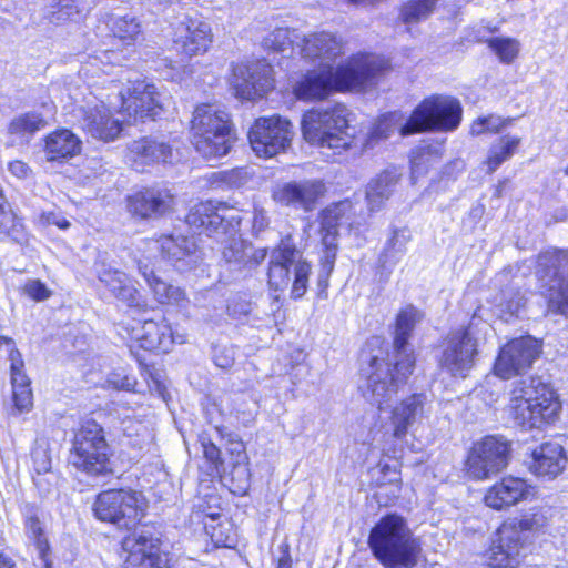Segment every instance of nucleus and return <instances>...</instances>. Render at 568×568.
Returning <instances> with one entry per match:
<instances>
[{
	"mask_svg": "<svg viewBox=\"0 0 568 568\" xmlns=\"http://www.w3.org/2000/svg\"><path fill=\"white\" fill-rule=\"evenodd\" d=\"M463 109L459 101L446 95H432L424 99L403 124V116L396 112L382 115L367 133L356 152L374 150L395 131L402 136L426 131H453L462 121Z\"/></svg>",
	"mask_w": 568,
	"mask_h": 568,
	"instance_id": "f257e3e1",
	"label": "nucleus"
},
{
	"mask_svg": "<svg viewBox=\"0 0 568 568\" xmlns=\"http://www.w3.org/2000/svg\"><path fill=\"white\" fill-rule=\"evenodd\" d=\"M463 109L459 101L446 95H432L424 99L403 124V116L396 112L382 115L367 133L356 152L374 150L395 131L402 136L426 131H453L462 121Z\"/></svg>",
	"mask_w": 568,
	"mask_h": 568,
	"instance_id": "f03ea898",
	"label": "nucleus"
},
{
	"mask_svg": "<svg viewBox=\"0 0 568 568\" xmlns=\"http://www.w3.org/2000/svg\"><path fill=\"white\" fill-rule=\"evenodd\" d=\"M463 109L459 101L446 95H432L424 99L403 124V116L396 112L382 115L367 133L356 152L374 150L395 131L402 136L426 131H453L462 121Z\"/></svg>",
	"mask_w": 568,
	"mask_h": 568,
	"instance_id": "7ed1b4c3",
	"label": "nucleus"
},
{
	"mask_svg": "<svg viewBox=\"0 0 568 568\" xmlns=\"http://www.w3.org/2000/svg\"><path fill=\"white\" fill-rule=\"evenodd\" d=\"M385 58L365 55L352 59L336 69L322 63L317 70L308 71L297 81L293 91L301 100H321L335 90L358 88L371 83L389 69Z\"/></svg>",
	"mask_w": 568,
	"mask_h": 568,
	"instance_id": "20e7f679",
	"label": "nucleus"
},
{
	"mask_svg": "<svg viewBox=\"0 0 568 568\" xmlns=\"http://www.w3.org/2000/svg\"><path fill=\"white\" fill-rule=\"evenodd\" d=\"M226 206L215 207L211 202L195 205L186 222L195 229H203L209 236L226 235L222 258L226 265L242 274L258 266L266 257V248H255L236 234L241 219L229 215Z\"/></svg>",
	"mask_w": 568,
	"mask_h": 568,
	"instance_id": "39448f33",
	"label": "nucleus"
},
{
	"mask_svg": "<svg viewBox=\"0 0 568 568\" xmlns=\"http://www.w3.org/2000/svg\"><path fill=\"white\" fill-rule=\"evenodd\" d=\"M368 546L385 568H414L422 552L420 544L405 519L395 514L375 524L368 536Z\"/></svg>",
	"mask_w": 568,
	"mask_h": 568,
	"instance_id": "423d86ee",
	"label": "nucleus"
},
{
	"mask_svg": "<svg viewBox=\"0 0 568 568\" xmlns=\"http://www.w3.org/2000/svg\"><path fill=\"white\" fill-rule=\"evenodd\" d=\"M560 404L554 389L540 377H527L514 384L510 397V412L521 427H539L551 422L558 414Z\"/></svg>",
	"mask_w": 568,
	"mask_h": 568,
	"instance_id": "0eeeda50",
	"label": "nucleus"
},
{
	"mask_svg": "<svg viewBox=\"0 0 568 568\" xmlns=\"http://www.w3.org/2000/svg\"><path fill=\"white\" fill-rule=\"evenodd\" d=\"M301 125L304 139L313 145L338 151L356 148V139L348 132V110L344 104L312 109L303 115Z\"/></svg>",
	"mask_w": 568,
	"mask_h": 568,
	"instance_id": "6e6552de",
	"label": "nucleus"
},
{
	"mask_svg": "<svg viewBox=\"0 0 568 568\" xmlns=\"http://www.w3.org/2000/svg\"><path fill=\"white\" fill-rule=\"evenodd\" d=\"M414 367V359L393 356L385 359L373 356L365 372V384L361 386L364 397L383 410L389 406L398 389L406 384Z\"/></svg>",
	"mask_w": 568,
	"mask_h": 568,
	"instance_id": "1a4fd4ad",
	"label": "nucleus"
},
{
	"mask_svg": "<svg viewBox=\"0 0 568 568\" xmlns=\"http://www.w3.org/2000/svg\"><path fill=\"white\" fill-rule=\"evenodd\" d=\"M111 455L102 426L93 419L82 422L71 442L69 464L89 476L106 475L112 471Z\"/></svg>",
	"mask_w": 568,
	"mask_h": 568,
	"instance_id": "9d476101",
	"label": "nucleus"
},
{
	"mask_svg": "<svg viewBox=\"0 0 568 568\" xmlns=\"http://www.w3.org/2000/svg\"><path fill=\"white\" fill-rule=\"evenodd\" d=\"M193 144L206 159L225 155L233 142L229 114L216 104H200L192 119Z\"/></svg>",
	"mask_w": 568,
	"mask_h": 568,
	"instance_id": "9b49d317",
	"label": "nucleus"
},
{
	"mask_svg": "<svg viewBox=\"0 0 568 568\" xmlns=\"http://www.w3.org/2000/svg\"><path fill=\"white\" fill-rule=\"evenodd\" d=\"M536 276L548 311L568 317V251L555 248L540 253Z\"/></svg>",
	"mask_w": 568,
	"mask_h": 568,
	"instance_id": "f8f14e48",
	"label": "nucleus"
},
{
	"mask_svg": "<svg viewBox=\"0 0 568 568\" xmlns=\"http://www.w3.org/2000/svg\"><path fill=\"white\" fill-rule=\"evenodd\" d=\"M547 524V517L540 510H532L520 519L504 523L497 531V540L490 547L493 565H519L524 549V534L537 531Z\"/></svg>",
	"mask_w": 568,
	"mask_h": 568,
	"instance_id": "ddd939ff",
	"label": "nucleus"
},
{
	"mask_svg": "<svg viewBox=\"0 0 568 568\" xmlns=\"http://www.w3.org/2000/svg\"><path fill=\"white\" fill-rule=\"evenodd\" d=\"M145 503L141 493L132 489H109L100 493L93 511L101 521L120 529H131L144 516Z\"/></svg>",
	"mask_w": 568,
	"mask_h": 568,
	"instance_id": "4468645a",
	"label": "nucleus"
},
{
	"mask_svg": "<svg viewBox=\"0 0 568 568\" xmlns=\"http://www.w3.org/2000/svg\"><path fill=\"white\" fill-rule=\"evenodd\" d=\"M510 443L501 436H486L476 442L467 459V473L474 479H487L509 463Z\"/></svg>",
	"mask_w": 568,
	"mask_h": 568,
	"instance_id": "2eb2a0df",
	"label": "nucleus"
},
{
	"mask_svg": "<svg viewBox=\"0 0 568 568\" xmlns=\"http://www.w3.org/2000/svg\"><path fill=\"white\" fill-rule=\"evenodd\" d=\"M121 114L129 123L154 120L163 110V95L154 84L145 80L129 81V85L120 92Z\"/></svg>",
	"mask_w": 568,
	"mask_h": 568,
	"instance_id": "dca6fc26",
	"label": "nucleus"
},
{
	"mask_svg": "<svg viewBox=\"0 0 568 568\" xmlns=\"http://www.w3.org/2000/svg\"><path fill=\"white\" fill-rule=\"evenodd\" d=\"M346 207V203H336L327 206L321 213V234L324 248L317 273V295L320 297L327 296L326 290L329 285V277L334 271L338 248V226Z\"/></svg>",
	"mask_w": 568,
	"mask_h": 568,
	"instance_id": "f3484780",
	"label": "nucleus"
},
{
	"mask_svg": "<svg viewBox=\"0 0 568 568\" xmlns=\"http://www.w3.org/2000/svg\"><path fill=\"white\" fill-rule=\"evenodd\" d=\"M293 132L290 121L281 116L260 118L248 131V140L258 156L272 158L291 143Z\"/></svg>",
	"mask_w": 568,
	"mask_h": 568,
	"instance_id": "a211bd4d",
	"label": "nucleus"
},
{
	"mask_svg": "<svg viewBox=\"0 0 568 568\" xmlns=\"http://www.w3.org/2000/svg\"><path fill=\"white\" fill-rule=\"evenodd\" d=\"M477 342L471 325L448 334L440 357V366L454 376L465 377L475 365Z\"/></svg>",
	"mask_w": 568,
	"mask_h": 568,
	"instance_id": "6ab92c4d",
	"label": "nucleus"
},
{
	"mask_svg": "<svg viewBox=\"0 0 568 568\" xmlns=\"http://www.w3.org/2000/svg\"><path fill=\"white\" fill-rule=\"evenodd\" d=\"M540 354V344L531 336L515 338L499 352L495 362V374L503 379H509L531 367Z\"/></svg>",
	"mask_w": 568,
	"mask_h": 568,
	"instance_id": "aec40b11",
	"label": "nucleus"
},
{
	"mask_svg": "<svg viewBox=\"0 0 568 568\" xmlns=\"http://www.w3.org/2000/svg\"><path fill=\"white\" fill-rule=\"evenodd\" d=\"M81 128L92 138L102 141L116 139L122 131V124L115 119L105 103L95 97L84 101L78 108L77 114Z\"/></svg>",
	"mask_w": 568,
	"mask_h": 568,
	"instance_id": "412c9836",
	"label": "nucleus"
},
{
	"mask_svg": "<svg viewBox=\"0 0 568 568\" xmlns=\"http://www.w3.org/2000/svg\"><path fill=\"white\" fill-rule=\"evenodd\" d=\"M151 245L164 262L180 273L194 268L202 260L193 237L165 234L152 241Z\"/></svg>",
	"mask_w": 568,
	"mask_h": 568,
	"instance_id": "4be33fe9",
	"label": "nucleus"
},
{
	"mask_svg": "<svg viewBox=\"0 0 568 568\" xmlns=\"http://www.w3.org/2000/svg\"><path fill=\"white\" fill-rule=\"evenodd\" d=\"M325 192V184L317 179L291 181L277 185L273 191V199L281 205L312 212Z\"/></svg>",
	"mask_w": 568,
	"mask_h": 568,
	"instance_id": "5701e85b",
	"label": "nucleus"
},
{
	"mask_svg": "<svg viewBox=\"0 0 568 568\" xmlns=\"http://www.w3.org/2000/svg\"><path fill=\"white\" fill-rule=\"evenodd\" d=\"M122 549L126 552L125 564L135 568H166L168 557L161 552L160 540L141 531L125 537Z\"/></svg>",
	"mask_w": 568,
	"mask_h": 568,
	"instance_id": "b1692460",
	"label": "nucleus"
},
{
	"mask_svg": "<svg viewBox=\"0 0 568 568\" xmlns=\"http://www.w3.org/2000/svg\"><path fill=\"white\" fill-rule=\"evenodd\" d=\"M211 41V28L204 21L184 16L174 26V49L185 58L205 52Z\"/></svg>",
	"mask_w": 568,
	"mask_h": 568,
	"instance_id": "393cba45",
	"label": "nucleus"
},
{
	"mask_svg": "<svg viewBox=\"0 0 568 568\" xmlns=\"http://www.w3.org/2000/svg\"><path fill=\"white\" fill-rule=\"evenodd\" d=\"M234 87L243 99L261 98L274 87L273 69L265 61L240 65L234 71Z\"/></svg>",
	"mask_w": 568,
	"mask_h": 568,
	"instance_id": "a878e982",
	"label": "nucleus"
},
{
	"mask_svg": "<svg viewBox=\"0 0 568 568\" xmlns=\"http://www.w3.org/2000/svg\"><path fill=\"white\" fill-rule=\"evenodd\" d=\"M430 407L424 394H413L398 403L390 416L393 436L402 439L414 433L428 418Z\"/></svg>",
	"mask_w": 568,
	"mask_h": 568,
	"instance_id": "bb28decb",
	"label": "nucleus"
},
{
	"mask_svg": "<svg viewBox=\"0 0 568 568\" xmlns=\"http://www.w3.org/2000/svg\"><path fill=\"white\" fill-rule=\"evenodd\" d=\"M535 495V487L526 479L506 476L487 489L484 501L486 506L496 509H507Z\"/></svg>",
	"mask_w": 568,
	"mask_h": 568,
	"instance_id": "cd10ccee",
	"label": "nucleus"
},
{
	"mask_svg": "<svg viewBox=\"0 0 568 568\" xmlns=\"http://www.w3.org/2000/svg\"><path fill=\"white\" fill-rule=\"evenodd\" d=\"M126 204L129 212L139 219H158L171 211L173 195L164 187H145L128 196Z\"/></svg>",
	"mask_w": 568,
	"mask_h": 568,
	"instance_id": "c85d7f7f",
	"label": "nucleus"
},
{
	"mask_svg": "<svg viewBox=\"0 0 568 568\" xmlns=\"http://www.w3.org/2000/svg\"><path fill=\"white\" fill-rule=\"evenodd\" d=\"M301 257L292 239L288 236L281 241L271 254L268 267V284L274 290H283L290 284V268Z\"/></svg>",
	"mask_w": 568,
	"mask_h": 568,
	"instance_id": "c756f323",
	"label": "nucleus"
},
{
	"mask_svg": "<svg viewBox=\"0 0 568 568\" xmlns=\"http://www.w3.org/2000/svg\"><path fill=\"white\" fill-rule=\"evenodd\" d=\"M566 463L561 445L545 443L532 452L529 469L538 477L552 479L565 469Z\"/></svg>",
	"mask_w": 568,
	"mask_h": 568,
	"instance_id": "7c9ffc66",
	"label": "nucleus"
},
{
	"mask_svg": "<svg viewBox=\"0 0 568 568\" xmlns=\"http://www.w3.org/2000/svg\"><path fill=\"white\" fill-rule=\"evenodd\" d=\"M172 156V148L151 138H142L133 141L128 148V160L135 170H143L145 165L168 162Z\"/></svg>",
	"mask_w": 568,
	"mask_h": 568,
	"instance_id": "2f4dec72",
	"label": "nucleus"
},
{
	"mask_svg": "<svg viewBox=\"0 0 568 568\" xmlns=\"http://www.w3.org/2000/svg\"><path fill=\"white\" fill-rule=\"evenodd\" d=\"M141 331V335L136 338L140 342V346L148 351L168 353L173 344H183L185 342L184 335H175L165 320L161 322L145 321Z\"/></svg>",
	"mask_w": 568,
	"mask_h": 568,
	"instance_id": "473e14b6",
	"label": "nucleus"
},
{
	"mask_svg": "<svg viewBox=\"0 0 568 568\" xmlns=\"http://www.w3.org/2000/svg\"><path fill=\"white\" fill-rule=\"evenodd\" d=\"M420 312L412 305L406 306L399 312L395 325L393 357L415 361L414 352L408 339L415 328V325L420 321Z\"/></svg>",
	"mask_w": 568,
	"mask_h": 568,
	"instance_id": "72a5a7b5",
	"label": "nucleus"
},
{
	"mask_svg": "<svg viewBox=\"0 0 568 568\" xmlns=\"http://www.w3.org/2000/svg\"><path fill=\"white\" fill-rule=\"evenodd\" d=\"M81 140L70 130L60 129L44 138V156L48 162H63L81 152Z\"/></svg>",
	"mask_w": 568,
	"mask_h": 568,
	"instance_id": "f704fd0d",
	"label": "nucleus"
},
{
	"mask_svg": "<svg viewBox=\"0 0 568 568\" xmlns=\"http://www.w3.org/2000/svg\"><path fill=\"white\" fill-rule=\"evenodd\" d=\"M301 52L308 59L321 58L323 60L331 61L342 54L343 42L333 33H313L303 38Z\"/></svg>",
	"mask_w": 568,
	"mask_h": 568,
	"instance_id": "c9c22d12",
	"label": "nucleus"
},
{
	"mask_svg": "<svg viewBox=\"0 0 568 568\" xmlns=\"http://www.w3.org/2000/svg\"><path fill=\"white\" fill-rule=\"evenodd\" d=\"M410 241V234L405 229H396L387 240L383 252L378 257L381 278L387 281L397 263L406 253V246Z\"/></svg>",
	"mask_w": 568,
	"mask_h": 568,
	"instance_id": "e433bc0d",
	"label": "nucleus"
},
{
	"mask_svg": "<svg viewBox=\"0 0 568 568\" xmlns=\"http://www.w3.org/2000/svg\"><path fill=\"white\" fill-rule=\"evenodd\" d=\"M400 174L396 169H387L373 179L366 189V200L371 211H377L390 197Z\"/></svg>",
	"mask_w": 568,
	"mask_h": 568,
	"instance_id": "4c0bfd02",
	"label": "nucleus"
},
{
	"mask_svg": "<svg viewBox=\"0 0 568 568\" xmlns=\"http://www.w3.org/2000/svg\"><path fill=\"white\" fill-rule=\"evenodd\" d=\"M24 244L28 233L20 217L11 209L10 203L0 191V241Z\"/></svg>",
	"mask_w": 568,
	"mask_h": 568,
	"instance_id": "58836bf2",
	"label": "nucleus"
},
{
	"mask_svg": "<svg viewBox=\"0 0 568 568\" xmlns=\"http://www.w3.org/2000/svg\"><path fill=\"white\" fill-rule=\"evenodd\" d=\"M48 122L44 116L30 111L16 115L8 124V133L16 136L21 142H29L33 135L43 130Z\"/></svg>",
	"mask_w": 568,
	"mask_h": 568,
	"instance_id": "ea45409f",
	"label": "nucleus"
},
{
	"mask_svg": "<svg viewBox=\"0 0 568 568\" xmlns=\"http://www.w3.org/2000/svg\"><path fill=\"white\" fill-rule=\"evenodd\" d=\"M109 26L113 36L125 45L133 44L141 33V26L136 18L132 16L114 14L110 18Z\"/></svg>",
	"mask_w": 568,
	"mask_h": 568,
	"instance_id": "a19ab883",
	"label": "nucleus"
},
{
	"mask_svg": "<svg viewBox=\"0 0 568 568\" xmlns=\"http://www.w3.org/2000/svg\"><path fill=\"white\" fill-rule=\"evenodd\" d=\"M520 143L517 136L504 135L489 149L487 164L489 172H494L505 161L510 159Z\"/></svg>",
	"mask_w": 568,
	"mask_h": 568,
	"instance_id": "79ce46f5",
	"label": "nucleus"
},
{
	"mask_svg": "<svg viewBox=\"0 0 568 568\" xmlns=\"http://www.w3.org/2000/svg\"><path fill=\"white\" fill-rule=\"evenodd\" d=\"M438 0H408L402 6L400 20L407 24H416L430 17Z\"/></svg>",
	"mask_w": 568,
	"mask_h": 568,
	"instance_id": "37998d69",
	"label": "nucleus"
},
{
	"mask_svg": "<svg viewBox=\"0 0 568 568\" xmlns=\"http://www.w3.org/2000/svg\"><path fill=\"white\" fill-rule=\"evenodd\" d=\"M94 271L99 281L109 288L113 296L126 284L130 280L129 275L120 270L106 265L104 262H97Z\"/></svg>",
	"mask_w": 568,
	"mask_h": 568,
	"instance_id": "c03bdc74",
	"label": "nucleus"
},
{
	"mask_svg": "<svg viewBox=\"0 0 568 568\" xmlns=\"http://www.w3.org/2000/svg\"><path fill=\"white\" fill-rule=\"evenodd\" d=\"M79 14L80 10L74 0H51L48 6L47 17L55 24L72 20Z\"/></svg>",
	"mask_w": 568,
	"mask_h": 568,
	"instance_id": "a18cd8bd",
	"label": "nucleus"
},
{
	"mask_svg": "<svg viewBox=\"0 0 568 568\" xmlns=\"http://www.w3.org/2000/svg\"><path fill=\"white\" fill-rule=\"evenodd\" d=\"M488 47L503 63H511L518 55L520 44L514 38L495 37L488 40Z\"/></svg>",
	"mask_w": 568,
	"mask_h": 568,
	"instance_id": "49530a36",
	"label": "nucleus"
},
{
	"mask_svg": "<svg viewBox=\"0 0 568 568\" xmlns=\"http://www.w3.org/2000/svg\"><path fill=\"white\" fill-rule=\"evenodd\" d=\"M297 38L295 30L276 28L263 39V45L268 50L284 52L291 48Z\"/></svg>",
	"mask_w": 568,
	"mask_h": 568,
	"instance_id": "de8ad7c7",
	"label": "nucleus"
},
{
	"mask_svg": "<svg viewBox=\"0 0 568 568\" xmlns=\"http://www.w3.org/2000/svg\"><path fill=\"white\" fill-rule=\"evenodd\" d=\"M138 270L139 273L144 277L148 286L152 291L154 298L162 304L165 295V290H168L169 284L162 281L160 277H158L154 274L153 268H151L146 263L143 261L138 262Z\"/></svg>",
	"mask_w": 568,
	"mask_h": 568,
	"instance_id": "09e8293b",
	"label": "nucleus"
},
{
	"mask_svg": "<svg viewBox=\"0 0 568 568\" xmlns=\"http://www.w3.org/2000/svg\"><path fill=\"white\" fill-rule=\"evenodd\" d=\"M310 273L311 265L298 257L294 264V282L292 286V296L294 298H301L305 294Z\"/></svg>",
	"mask_w": 568,
	"mask_h": 568,
	"instance_id": "8fccbe9b",
	"label": "nucleus"
},
{
	"mask_svg": "<svg viewBox=\"0 0 568 568\" xmlns=\"http://www.w3.org/2000/svg\"><path fill=\"white\" fill-rule=\"evenodd\" d=\"M9 359L11 362L10 369L12 388L30 386V379L23 371L24 364L20 352L16 348L11 349Z\"/></svg>",
	"mask_w": 568,
	"mask_h": 568,
	"instance_id": "3c124183",
	"label": "nucleus"
},
{
	"mask_svg": "<svg viewBox=\"0 0 568 568\" xmlns=\"http://www.w3.org/2000/svg\"><path fill=\"white\" fill-rule=\"evenodd\" d=\"M509 122V120L505 121L498 115L490 114L488 116L477 119L471 125V133L475 135H480L486 132L497 133Z\"/></svg>",
	"mask_w": 568,
	"mask_h": 568,
	"instance_id": "603ef678",
	"label": "nucleus"
},
{
	"mask_svg": "<svg viewBox=\"0 0 568 568\" xmlns=\"http://www.w3.org/2000/svg\"><path fill=\"white\" fill-rule=\"evenodd\" d=\"M33 469L38 475L51 470V456L44 443H38L31 452Z\"/></svg>",
	"mask_w": 568,
	"mask_h": 568,
	"instance_id": "864d4df0",
	"label": "nucleus"
},
{
	"mask_svg": "<svg viewBox=\"0 0 568 568\" xmlns=\"http://www.w3.org/2000/svg\"><path fill=\"white\" fill-rule=\"evenodd\" d=\"M120 302L124 303L129 307H142L144 306V300L140 294L139 290L133 285L131 278L126 284L115 294L114 296Z\"/></svg>",
	"mask_w": 568,
	"mask_h": 568,
	"instance_id": "5fc2aeb1",
	"label": "nucleus"
},
{
	"mask_svg": "<svg viewBox=\"0 0 568 568\" xmlns=\"http://www.w3.org/2000/svg\"><path fill=\"white\" fill-rule=\"evenodd\" d=\"M432 154L424 149H419L414 151L413 158L410 160L412 165V176L418 178L425 174L430 165Z\"/></svg>",
	"mask_w": 568,
	"mask_h": 568,
	"instance_id": "6e6d98bb",
	"label": "nucleus"
},
{
	"mask_svg": "<svg viewBox=\"0 0 568 568\" xmlns=\"http://www.w3.org/2000/svg\"><path fill=\"white\" fill-rule=\"evenodd\" d=\"M235 361V351L233 346L216 345L213 351L214 364L223 369H227L233 366Z\"/></svg>",
	"mask_w": 568,
	"mask_h": 568,
	"instance_id": "4d7b16f0",
	"label": "nucleus"
},
{
	"mask_svg": "<svg viewBox=\"0 0 568 568\" xmlns=\"http://www.w3.org/2000/svg\"><path fill=\"white\" fill-rule=\"evenodd\" d=\"M16 408L22 413L28 412L33 405V396L30 386L12 388Z\"/></svg>",
	"mask_w": 568,
	"mask_h": 568,
	"instance_id": "13d9d810",
	"label": "nucleus"
},
{
	"mask_svg": "<svg viewBox=\"0 0 568 568\" xmlns=\"http://www.w3.org/2000/svg\"><path fill=\"white\" fill-rule=\"evenodd\" d=\"M165 295L166 297H164L162 304L174 305L180 308H186L190 304L185 292L179 286L169 284L168 290H165Z\"/></svg>",
	"mask_w": 568,
	"mask_h": 568,
	"instance_id": "bf43d9fd",
	"label": "nucleus"
},
{
	"mask_svg": "<svg viewBox=\"0 0 568 568\" xmlns=\"http://www.w3.org/2000/svg\"><path fill=\"white\" fill-rule=\"evenodd\" d=\"M499 306L503 315L519 316L525 306V298L519 292H516L508 300L501 301Z\"/></svg>",
	"mask_w": 568,
	"mask_h": 568,
	"instance_id": "052dcab7",
	"label": "nucleus"
},
{
	"mask_svg": "<svg viewBox=\"0 0 568 568\" xmlns=\"http://www.w3.org/2000/svg\"><path fill=\"white\" fill-rule=\"evenodd\" d=\"M200 440V444L203 448V454H204V457L212 464H214L215 466H217L219 464L222 463V459H221V450L219 449V447L211 440V438L205 435V434H202L199 438Z\"/></svg>",
	"mask_w": 568,
	"mask_h": 568,
	"instance_id": "680f3d73",
	"label": "nucleus"
},
{
	"mask_svg": "<svg viewBox=\"0 0 568 568\" xmlns=\"http://www.w3.org/2000/svg\"><path fill=\"white\" fill-rule=\"evenodd\" d=\"M24 293L36 301H44L50 296V291L39 280L29 281L23 288Z\"/></svg>",
	"mask_w": 568,
	"mask_h": 568,
	"instance_id": "e2e57ef3",
	"label": "nucleus"
},
{
	"mask_svg": "<svg viewBox=\"0 0 568 568\" xmlns=\"http://www.w3.org/2000/svg\"><path fill=\"white\" fill-rule=\"evenodd\" d=\"M8 170L18 179L24 180L32 175V169L23 161L14 160L9 162Z\"/></svg>",
	"mask_w": 568,
	"mask_h": 568,
	"instance_id": "0e129e2a",
	"label": "nucleus"
},
{
	"mask_svg": "<svg viewBox=\"0 0 568 568\" xmlns=\"http://www.w3.org/2000/svg\"><path fill=\"white\" fill-rule=\"evenodd\" d=\"M229 314L235 318H240L242 315L251 313V304L245 301H232L227 305Z\"/></svg>",
	"mask_w": 568,
	"mask_h": 568,
	"instance_id": "69168bd1",
	"label": "nucleus"
},
{
	"mask_svg": "<svg viewBox=\"0 0 568 568\" xmlns=\"http://www.w3.org/2000/svg\"><path fill=\"white\" fill-rule=\"evenodd\" d=\"M268 225V217L263 209H254L253 214V229L263 231Z\"/></svg>",
	"mask_w": 568,
	"mask_h": 568,
	"instance_id": "338daca9",
	"label": "nucleus"
},
{
	"mask_svg": "<svg viewBox=\"0 0 568 568\" xmlns=\"http://www.w3.org/2000/svg\"><path fill=\"white\" fill-rule=\"evenodd\" d=\"M42 217L48 224L57 225L61 230H67L70 226V222L67 219L54 212L43 213Z\"/></svg>",
	"mask_w": 568,
	"mask_h": 568,
	"instance_id": "774afa93",
	"label": "nucleus"
}]
</instances>
